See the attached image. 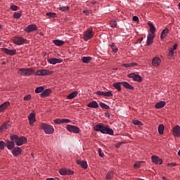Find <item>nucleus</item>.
<instances>
[{"label": "nucleus", "mask_w": 180, "mask_h": 180, "mask_svg": "<svg viewBox=\"0 0 180 180\" xmlns=\"http://www.w3.org/2000/svg\"><path fill=\"white\" fill-rule=\"evenodd\" d=\"M128 78H132L133 81L135 82H143V78L139 75H136V73H131L127 75Z\"/></svg>", "instance_id": "nucleus-4"}, {"label": "nucleus", "mask_w": 180, "mask_h": 180, "mask_svg": "<svg viewBox=\"0 0 180 180\" xmlns=\"http://www.w3.org/2000/svg\"><path fill=\"white\" fill-rule=\"evenodd\" d=\"M12 154L14 157H19V155H22V148L20 147H15L12 150Z\"/></svg>", "instance_id": "nucleus-12"}, {"label": "nucleus", "mask_w": 180, "mask_h": 180, "mask_svg": "<svg viewBox=\"0 0 180 180\" xmlns=\"http://www.w3.org/2000/svg\"><path fill=\"white\" fill-rule=\"evenodd\" d=\"M39 129L44 130L46 134H53V133H54V128L51 125H49L46 123H41Z\"/></svg>", "instance_id": "nucleus-2"}, {"label": "nucleus", "mask_w": 180, "mask_h": 180, "mask_svg": "<svg viewBox=\"0 0 180 180\" xmlns=\"http://www.w3.org/2000/svg\"><path fill=\"white\" fill-rule=\"evenodd\" d=\"M148 25L150 27V32L151 33L150 34L152 35L155 34V30H156L155 27H154V25L151 22H148Z\"/></svg>", "instance_id": "nucleus-30"}, {"label": "nucleus", "mask_w": 180, "mask_h": 180, "mask_svg": "<svg viewBox=\"0 0 180 180\" xmlns=\"http://www.w3.org/2000/svg\"><path fill=\"white\" fill-rule=\"evenodd\" d=\"M44 91V87L43 86L37 87L35 89V94H40Z\"/></svg>", "instance_id": "nucleus-39"}, {"label": "nucleus", "mask_w": 180, "mask_h": 180, "mask_svg": "<svg viewBox=\"0 0 180 180\" xmlns=\"http://www.w3.org/2000/svg\"><path fill=\"white\" fill-rule=\"evenodd\" d=\"M18 74H20V75H24L25 77H26L27 72H26V69L25 68H22V69H20L18 70Z\"/></svg>", "instance_id": "nucleus-44"}, {"label": "nucleus", "mask_w": 180, "mask_h": 180, "mask_svg": "<svg viewBox=\"0 0 180 180\" xmlns=\"http://www.w3.org/2000/svg\"><path fill=\"white\" fill-rule=\"evenodd\" d=\"M151 161L153 164H155L156 165H161L163 162L162 159L160 158V157L157 155H152Z\"/></svg>", "instance_id": "nucleus-8"}, {"label": "nucleus", "mask_w": 180, "mask_h": 180, "mask_svg": "<svg viewBox=\"0 0 180 180\" xmlns=\"http://www.w3.org/2000/svg\"><path fill=\"white\" fill-rule=\"evenodd\" d=\"M66 129L68 131H70V133H75V134H78V133H79V127L75 125L68 124L67 125Z\"/></svg>", "instance_id": "nucleus-5"}, {"label": "nucleus", "mask_w": 180, "mask_h": 180, "mask_svg": "<svg viewBox=\"0 0 180 180\" xmlns=\"http://www.w3.org/2000/svg\"><path fill=\"white\" fill-rule=\"evenodd\" d=\"M173 136L175 137H180V127L176 125L173 128L172 130Z\"/></svg>", "instance_id": "nucleus-16"}, {"label": "nucleus", "mask_w": 180, "mask_h": 180, "mask_svg": "<svg viewBox=\"0 0 180 180\" xmlns=\"http://www.w3.org/2000/svg\"><path fill=\"white\" fill-rule=\"evenodd\" d=\"M27 143V138L25 136H20V138L18 137V139L16 142V146H23V144H26Z\"/></svg>", "instance_id": "nucleus-11"}, {"label": "nucleus", "mask_w": 180, "mask_h": 180, "mask_svg": "<svg viewBox=\"0 0 180 180\" xmlns=\"http://www.w3.org/2000/svg\"><path fill=\"white\" fill-rule=\"evenodd\" d=\"M168 33H169V30L168 28H165L160 34V39L164 40L167 36H168Z\"/></svg>", "instance_id": "nucleus-24"}, {"label": "nucleus", "mask_w": 180, "mask_h": 180, "mask_svg": "<svg viewBox=\"0 0 180 180\" xmlns=\"http://www.w3.org/2000/svg\"><path fill=\"white\" fill-rule=\"evenodd\" d=\"M76 162L78 165H80L82 168H84V169H86V168H88V163L84 160H77Z\"/></svg>", "instance_id": "nucleus-23"}, {"label": "nucleus", "mask_w": 180, "mask_h": 180, "mask_svg": "<svg viewBox=\"0 0 180 180\" xmlns=\"http://www.w3.org/2000/svg\"><path fill=\"white\" fill-rule=\"evenodd\" d=\"M53 122L56 124H61V123H71V120L69 119H56Z\"/></svg>", "instance_id": "nucleus-18"}, {"label": "nucleus", "mask_w": 180, "mask_h": 180, "mask_svg": "<svg viewBox=\"0 0 180 180\" xmlns=\"http://www.w3.org/2000/svg\"><path fill=\"white\" fill-rule=\"evenodd\" d=\"M164 129H165V127H164V124H159L158 128L159 134H164Z\"/></svg>", "instance_id": "nucleus-34"}, {"label": "nucleus", "mask_w": 180, "mask_h": 180, "mask_svg": "<svg viewBox=\"0 0 180 180\" xmlns=\"http://www.w3.org/2000/svg\"><path fill=\"white\" fill-rule=\"evenodd\" d=\"M99 105L101 106V108H102V109H106V110L110 109L109 105H106L104 103H100Z\"/></svg>", "instance_id": "nucleus-45"}, {"label": "nucleus", "mask_w": 180, "mask_h": 180, "mask_svg": "<svg viewBox=\"0 0 180 180\" xmlns=\"http://www.w3.org/2000/svg\"><path fill=\"white\" fill-rule=\"evenodd\" d=\"M88 108H92L93 109H96L99 108V105L96 101H92L87 104Z\"/></svg>", "instance_id": "nucleus-27"}, {"label": "nucleus", "mask_w": 180, "mask_h": 180, "mask_svg": "<svg viewBox=\"0 0 180 180\" xmlns=\"http://www.w3.org/2000/svg\"><path fill=\"white\" fill-rule=\"evenodd\" d=\"M78 95V91H73L67 96V99H74Z\"/></svg>", "instance_id": "nucleus-32"}, {"label": "nucleus", "mask_w": 180, "mask_h": 180, "mask_svg": "<svg viewBox=\"0 0 180 180\" xmlns=\"http://www.w3.org/2000/svg\"><path fill=\"white\" fill-rule=\"evenodd\" d=\"M169 56H171V57H172L174 56V50L172 49L171 48H169Z\"/></svg>", "instance_id": "nucleus-54"}, {"label": "nucleus", "mask_w": 180, "mask_h": 180, "mask_svg": "<svg viewBox=\"0 0 180 180\" xmlns=\"http://www.w3.org/2000/svg\"><path fill=\"white\" fill-rule=\"evenodd\" d=\"M139 65L136 63H122V67H124L125 68H129L130 67H137Z\"/></svg>", "instance_id": "nucleus-28"}, {"label": "nucleus", "mask_w": 180, "mask_h": 180, "mask_svg": "<svg viewBox=\"0 0 180 180\" xmlns=\"http://www.w3.org/2000/svg\"><path fill=\"white\" fill-rule=\"evenodd\" d=\"M143 37H140L139 39H137V43H141L143 41Z\"/></svg>", "instance_id": "nucleus-60"}, {"label": "nucleus", "mask_w": 180, "mask_h": 180, "mask_svg": "<svg viewBox=\"0 0 180 180\" xmlns=\"http://www.w3.org/2000/svg\"><path fill=\"white\" fill-rule=\"evenodd\" d=\"M48 63H49V64L56 65L60 63H63V59H58L57 58H51L48 59Z\"/></svg>", "instance_id": "nucleus-14"}, {"label": "nucleus", "mask_w": 180, "mask_h": 180, "mask_svg": "<svg viewBox=\"0 0 180 180\" xmlns=\"http://www.w3.org/2000/svg\"><path fill=\"white\" fill-rule=\"evenodd\" d=\"M50 94H51V89H46L43 90L42 93L40 94V96L41 98H47V96H50Z\"/></svg>", "instance_id": "nucleus-19"}, {"label": "nucleus", "mask_w": 180, "mask_h": 180, "mask_svg": "<svg viewBox=\"0 0 180 180\" xmlns=\"http://www.w3.org/2000/svg\"><path fill=\"white\" fill-rule=\"evenodd\" d=\"M10 139L11 141L17 143L18 140H19V136L16 134H13L10 136Z\"/></svg>", "instance_id": "nucleus-36"}, {"label": "nucleus", "mask_w": 180, "mask_h": 180, "mask_svg": "<svg viewBox=\"0 0 180 180\" xmlns=\"http://www.w3.org/2000/svg\"><path fill=\"white\" fill-rule=\"evenodd\" d=\"M2 51H4V53H5L6 54H7V56H15L16 54V50H11V49H8L6 48H4L2 49Z\"/></svg>", "instance_id": "nucleus-15"}, {"label": "nucleus", "mask_w": 180, "mask_h": 180, "mask_svg": "<svg viewBox=\"0 0 180 180\" xmlns=\"http://www.w3.org/2000/svg\"><path fill=\"white\" fill-rule=\"evenodd\" d=\"M122 85L126 89H130L131 91H133V89H134V87L131 86V84H129L127 82H122Z\"/></svg>", "instance_id": "nucleus-26"}, {"label": "nucleus", "mask_w": 180, "mask_h": 180, "mask_svg": "<svg viewBox=\"0 0 180 180\" xmlns=\"http://www.w3.org/2000/svg\"><path fill=\"white\" fill-rule=\"evenodd\" d=\"M98 151L99 156L103 157L104 154H103V153H102V149L98 148Z\"/></svg>", "instance_id": "nucleus-55"}, {"label": "nucleus", "mask_w": 180, "mask_h": 180, "mask_svg": "<svg viewBox=\"0 0 180 180\" xmlns=\"http://www.w3.org/2000/svg\"><path fill=\"white\" fill-rule=\"evenodd\" d=\"M22 16V12L14 13L13 17L14 19H19Z\"/></svg>", "instance_id": "nucleus-41"}, {"label": "nucleus", "mask_w": 180, "mask_h": 180, "mask_svg": "<svg viewBox=\"0 0 180 180\" xmlns=\"http://www.w3.org/2000/svg\"><path fill=\"white\" fill-rule=\"evenodd\" d=\"M43 56H47V52H43Z\"/></svg>", "instance_id": "nucleus-64"}, {"label": "nucleus", "mask_w": 180, "mask_h": 180, "mask_svg": "<svg viewBox=\"0 0 180 180\" xmlns=\"http://www.w3.org/2000/svg\"><path fill=\"white\" fill-rule=\"evenodd\" d=\"M160 64H161V58L160 57H155L152 60V65L153 67H160Z\"/></svg>", "instance_id": "nucleus-13"}, {"label": "nucleus", "mask_w": 180, "mask_h": 180, "mask_svg": "<svg viewBox=\"0 0 180 180\" xmlns=\"http://www.w3.org/2000/svg\"><path fill=\"white\" fill-rule=\"evenodd\" d=\"M105 178L107 180L113 179V172L112 171L108 172V174H106Z\"/></svg>", "instance_id": "nucleus-38"}, {"label": "nucleus", "mask_w": 180, "mask_h": 180, "mask_svg": "<svg viewBox=\"0 0 180 180\" xmlns=\"http://www.w3.org/2000/svg\"><path fill=\"white\" fill-rule=\"evenodd\" d=\"M94 131H101L103 134H110V136H113V129L101 124H98L94 127Z\"/></svg>", "instance_id": "nucleus-1"}, {"label": "nucleus", "mask_w": 180, "mask_h": 180, "mask_svg": "<svg viewBox=\"0 0 180 180\" xmlns=\"http://www.w3.org/2000/svg\"><path fill=\"white\" fill-rule=\"evenodd\" d=\"M117 47L112 48V53H117Z\"/></svg>", "instance_id": "nucleus-61"}, {"label": "nucleus", "mask_w": 180, "mask_h": 180, "mask_svg": "<svg viewBox=\"0 0 180 180\" xmlns=\"http://www.w3.org/2000/svg\"><path fill=\"white\" fill-rule=\"evenodd\" d=\"M94 37V32L92 28H89L86 31V33L84 35V41H88V40L92 39Z\"/></svg>", "instance_id": "nucleus-6"}, {"label": "nucleus", "mask_w": 180, "mask_h": 180, "mask_svg": "<svg viewBox=\"0 0 180 180\" xmlns=\"http://www.w3.org/2000/svg\"><path fill=\"white\" fill-rule=\"evenodd\" d=\"M53 44L56 46H63L64 44V41L58 39H55L53 41Z\"/></svg>", "instance_id": "nucleus-37"}, {"label": "nucleus", "mask_w": 180, "mask_h": 180, "mask_svg": "<svg viewBox=\"0 0 180 180\" xmlns=\"http://www.w3.org/2000/svg\"><path fill=\"white\" fill-rule=\"evenodd\" d=\"M6 147L8 150H13L15 148V142L12 141H6Z\"/></svg>", "instance_id": "nucleus-22"}, {"label": "nucleus", "mask_w": 180, "mask_h": 180, "mask_svg": "<svg viewBox=\"0 0 180 180\" xmlns=\"http://www.w3.org/2000/svg\"><path fill=\"white\" fill-rule=\"evenodd\" d=\"M96 95L105 96V91H96Z\"/></svg>", "instance_id": "nucleus-53"}, {"label": "nucleus", "mask_w": 180, "mask_h": 180, "mask_svg": "<svg viewBox=\"0 0 180 180\" xmlns=\"http://www.w3.org/2000/svg\"><path fill=\"white\" fill-rule=\"evenodd\" d=\"M132 123L134 124H135V126H143V122H141V121H139L138 120H134L132 121Z\"/></svg>", "instance_id": "nucleus-42"}, {"label": "nucleus", "mask_w": 180, "mask_h": 180, "mask_svg": "<svg viewBox=\"0 0 180 180\" xmlns=\"http://www.w3.org/2000/svg\"><path fill=\"white\" fill-rule=\"evenodd\" d=\"M46 16L49 18H57V13H46Z\"/></svg>", "instance_id": "nucleus-47"}, {"label": "nucleus", "mask_w": 180, "mask_h": 180, "mask_svg": "<svg viewBox=\"0 0 180 180\" xmlns=\"http://www.w3.org/2000/svg\"><path fill=\"white\" fill-rule=\"evenodd\" d=\"M24 101H32V95L28 94L23 98Z\"/></svg>", "instance_id": "nucleus-49"}, {"label": "nucleus", "mask_w": 180, "mask_h": 180, "mask_svg": "<svg viewBox=\"0 0 180 180\" xmlns=\"http://www.w3.org/2000/svg\"><path fill=\"white\" fill-rule=\"evenodd\" d=\"M141 162H144L141 161V162H138L135 163L134 165V168H140L141 167V165H140V164H141Z\"/></svg>", "instance_id": "nucleus-50"}, {"label": "nucleus", "mask_w": 180, "mask_h": 180, "mask_svg": "<svg viewBox=\"0 0 180 180\" xmlns=\"http://www.w3.org/2000/svg\"><path fill=\"white\" fill-rule=\"evenodd\" d=\"M59 11H60L61 12H68V11H70V6L60 7Z\"/></svg>", "instance_id": "nucleus-40"}, {"label": "nucleus", "mask_w": 180, "mask_h": 180, "mask_svg": "<svg viewBox=\"0 0 180 180\" xmlns=\"http://www.w3.org/2000/svg\"><path fill=\"white\" fill-rule=\"evenodd\" d=\"M132 20H134V22H139V17L138 16H134L132 18Z\"/></svg>", "instance_id": "nucleus-56"}, {"label": "nucleus", "mask_w": 180, "mask_h": 180, "mask_svg": "<svg viewBox=\"0 0 180 180\" xmlns=\"http://www.w3.org/2000/svg\"><path fill=\"white\" fill-rule=\"evenodd\" d=\"M35 74H36V75H37L39 77H41L42 76L41 70H37Z\"/></svg>", "instance_id": "nucleus-52"}, {"label": "nucleus", "mask_w": 180, "mask_h": 180, "mask_svg": "<svg viewBox=\"0 0 180 180\" xmlns=\"http://www.w3.org/2000/svg\"><path fill=\"white\" fill-rule=\"evenodd\" d=\"M24 30L27 33H30L32 32H36V30H37V25H34V24L30 25L27 27H25Z\"/></svg>", "instance_id": "nucleus-9"}, {"label": "nucleus", "mask_w": 180, "mask_h": 180, "mask_svg": "<svg viewBox=\"0 0 180 180\" xmlns=\"http://www.w3.org/2000/svg\"><path fill=\"white\" fill-rule=\"evenodd\" d=\"M104 96H107L109 98L110 96H113V94L112 93V91H105L104 92Z\"/></svg>", "instance_id": "nucleus-48"}, {"label": "nucleus", "mask_w": 180, "mask_h": 180, "mask_svg": "<svg viewBox=\"0 0 180 180\" xmlns=\"http://www.w3.org/2000/svg\"><path fill=\"white\" fill-rule=\"evenodd\" d=\"M9 123H11V122L7 121V122H4L0 127V133H2L4 131V130H8V129H9V127H11V124H9Z\"/></svg>", "instance_id": "nucleus-17"}, {"label": "nucleus", "mask_w": 180, "mask_h": 180, "mask_svg": "<svg viewBox=\"0 0 180 180\" xmlns=\"http://www.w3.org/2000/svg\"><path fill=\"white\" fill-rule=\"evenodd\" d=\"M26 72L25 73V77L32 75V74H34V70L33 68H26Z\"/></svg>", "instance_id": "nucleus-33"}, {"label": "nucleus", "mask_w": 180, "mask_h": 180, "mask_svg": "<svg viewBox=\"0 0 180 180\" xmlns=\"http://www.w3.org/2000/svg\"><path fill=\"white\" fill-rule=\"evenodd\" d=\"M122 85V82H117V83H114L112 84V86H114V88L118 91V92H121L122 91V86H120Z\"/></svg>", "instance_id": "nucleus-31"}, {"label": "nucleus", "mask_w": 180, "mask_h": 180, "mask_svg": "<svg viewBox=\"0 0 180 180\" xmlns=\"http://www.w3.org/2000/svg\"><path fill=\"white\" fill-rule=\"evenodd\" d=\"M46 180H60L58 179H54V178H48Z\"/></svg>", "instance_id": "nucleus-63"}, {"label": "nucleus", "mask_w": 180, "mask_h": 180, "mask_svg": "<svg viewBox=\"0 0 180 180\" xmlns=\"http://www.w3.org/2000/svg\"><path fill=\"white\" fill-rule=\"evenodd\" d=\"M166 104L167 103H165V101H159L155 103V109H162Z\"/></svg>", "instance_id": "nucleus-25"}, {"label": "nucleus", "mask_w": 180, "mask_h": 180, "mask_svg": "<svg viewBox=\"0 0 180 180\" xmlns=\"http://www.w3.org/2000/svg\"><path fill=\"white\" fill-rule=\"evenodd\" d=\"M18 8L19 7L16 5H11L10 9H11V11H18Z\"/></svg>", "instance_id": "nucleus-51"}, {"label": "nucleus", "mask_w": 180, "mask_h": 180, "mask_svg": "<svg viewBox=\"0 0 180 180\" xmlns=\"http://www.w3.org/2000/svg\"><path fill=\"white\" fill-rule=\"evenodd\" d=\"M177 47H178V44H175L173 46V47H172V48H170V49L174 51V50H176Z\"/></svg>", "instance_id": "nucleus-58"}, {"label": "nucleus", "mask_w": 180, "mask_h": 180, "mask_svg": "<svg viewBox=\"0 0 180 180\" xmlns=\"http://www.w3.org/2000/svg\"><path fill=\"white\" fill-rule=\"evenodd\" d=\"M109 23H110L111 27H112V28H115V27H116V26H117V22H116V20H110L109 22Z\"/></svg>", "instance_id": "nucleus-43"}, {"label": "nucleus", "mask_w": 180, "mask_h": 180, "mask_svg": "<svg viewBox=\"0 0 180 180\" xmlns=\"http://www.w3.org/2000/svg\"><path fill=\"white\" fill-rule=\"evenodd\" d=\"M154 37H155V34L153 35L151 34H149L148 35L147 41H146V46H151V44H153V41L154 40Z\"/></svg>", "instance_id": "nucleus-20"}, {"label": "nucleus", "mask_w": 180, "mask_h": 180, "mask_svg": "<svg viewBox=\"0 0 180 180\" xmlns=\"http://www.w3.org/2000/svg\"><path fill=\"white\" fill-rule=\"evenodd\" d=\"M6 147V143L4 141H0V150H5Z\"/></svg>", "instance_id": "nucleus-46"}, {"label": "nucleus", "mask_w": 180, "mask_h": 180, "mask_svg": "<svg viewBox=\"0 0 180 180\" xmlns=\"http://www.w3.org/2000/svg\"><path fill=\"white\" fill-rule=\"evenodd\" d=\"M60 175L65 176L66 175H74V171L71 169H67L65 167H62L59 169Z\"/></svg>", "instance_id": "nucleus-3"}, {"label": "nucleus", "mask_w": 180, "mask_h": 180, "mask_svg": "<svg viewBox=\"0 0 180 180\" xmlns=\"http://www.w3.org/2000/svg\"><path fill=\"white\" fill-rule=\"evenodd\" d=\"M42 72V77H44L45 75H51L53 74V71H50L49 70H41Z\"/></svg>", "instance_id": "nucleus-35"}, {"label": "nucleus", "mask_w": 180, "mask_h": 180, "mask_svg": "<svg viewBox=\"0 0 180 180\" xmlns=\"http://www.w3.org/2000/svg\"><path fill=\"white\" fill-rule=\"evenodd\" d=\"M83 13H85L86 16H89V10H84L83 11Z\"/></svg>", "instance_id": "nucleus-57"}, {"label": "nucleus", "mask_w": 180, "mask_h": 180, "mask_svg": "<svg viewBox=\"0 0 180 180\" xmlns=\"http://www.w3.org/2000/svg\"><path fill=\"white\" fill-rule=\"evenodd\" d=\"M110 46L112 50L113 49H115V43H112Z\"/></svg>", "instance_id": "nucleus-62"}, {"label": "nucleus", "mask_w": 180, "mask_h": 180, "mask_svg": "<svg viewBox=\"0 0 180 180\" xmlns=\"http://www.w3.org/2000/svg\"><path fill=\"white\" fill-rule=\"evenodd\" d=\"M92 60V57L91 56H84L82 58V63H84V64H89L90 61Z\"/></svg>", "instance_id": "nucleus-29"}, {"label": "nucleus", "mask_w": 180, "mask_h": 180, "mask_svg": "<svg viewBox=\"0 0 180 180\" xmlns=\"http://www.w3.org/2000/svg\"><path fill=\"white\" fill-rule=\"evenodd\" d=\"M169 165H172V167H176V163L172 162V163L167 164V167H169Z\"/></svg>", "instance_id": "nucleus-59"}, {"label": "nucleus", "mask_w": 180, "mask_h": 180, "mask_svg": "<svg viewBox=\"0 0 180 180\" xmlns=\"http://www.w3.org/2000/svg\"><path fill=\"white\" fill-rule=\"evenodd\" d=\"M11 105V103L9 101H6L1 105H0V113H2L5 110L8 108V106Z\"/></svg>", "instance_id": "nucleus-21"}, {"label": "nucleus", "mask_w": 180, "mask_h": 180, "mask_svg": "<svg viewBox=\"0 0 180 180\" xmlns=\"http://www.w3.org/2000/svg\"><path fill=\"white\" fill-rule=\"evenodd\" d=\"M13 44H17V46H22V44L26 42V39L20 37H16L13 39Z\"/></svg>", "instance_id": "nucleus-7"}, {"label": "nucleus", "mask_w": 180, "mask_h": 180, "mask_svg": "<svg viewBox=\"0 0 180 180\" xmlns=\"http://www.w3.org/2000/svg\"><path fill=\"white\" fill-rule=\"evenodd\" d=\"M28 120L30 126H34V122H36V114L31 112L28 115Z\"/></svg>", "instance_id": "nucleus-10"}]
</instances>
